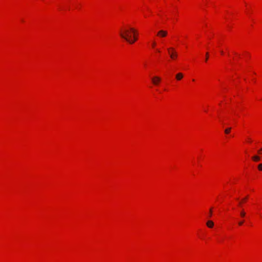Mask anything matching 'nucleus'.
<instances>
[{
	"instance_id": "f257e3e1",
	"label": "nucleus",
	"mask_w": 262,
	"mask_h": 262,
	"mask_svg": "<svg viewBox=\"0 0 262 262\" xmlns=\"http://www.w3.org/2000/svg\"><path fill=\"white\" fill-rule=\"evenodd\" d=\"M130 29L124 30L123 31L121 30L119 34L121 37L125 39L128 43L133 44L136 41V38L135 37L134 39H132V36L130 34Z\"/></svg>"
},
{
	"instance_id": "f03ea898",
	"label": "nucleus",
	"mask_w": 262,
	"mask_h": 262,
	"mask_svg": "<svg viewBox=\"0 0 262 262\" xmlns=\"http://www.w3.org/2000/svg\"><path fill=\"white\" fill-rule=\"evenodd\" d=\"M168 50L171 59H174L177 57V53L174 51L173 48H169Z\"/></svg>"
},
{
	"instance_id": "7ed1b4c3",
	"label": "nucleus",
	"mask_w": 262,
	"mask_h": 262,
	"mask_svg": "<svg viewBox=\"0 0 262 262\" xmlns=\"http://www.w3.org/2000/svg\"><path fill=\"white\" fill-rule=\"evenodd\" d=\"M151 80L153 84L157 85L160 82L161 79L158 76H155L151 79Z\"/></svg>"
},
{
	"instance_id": "20e7f679",
	"label": "nucleus",
	"mask_w": 262,
	"mask_h": 262,
	"mask_svg": "<svg viewBox=\"0 0 262 262\" xmlns=\"http://www.w3.org/2000/svg\"><path fill=\"white\" fill-rule=\"evenodd\" d=\"M167 31L163 30L159 31L157 33L158 36H159L160 37H165L167 35Z\"/></svg>"
},
{
	"instance_id": "39448f33",
	"label": "nucleus",
	"mask_w": 262,
	"mask_h": 262,
	"mask_svg": "<svg viewBox=\"0 0 262 262\" xmlns=\"http://www.w3.org/2000/svg\"><path fill=\"white\" fill-rule=\"evenodd\" d=\"M130 31L132 33H133V39H135V38H136V40H137V37H136V32H137L136 30L134 28H130Z\"/></svg>"
},
{
	"instance_id": "423d86ee",
	"label": "nucleus",
	"mask_w": 262,
	"mask_h": 262,
	"mask_svg": "<svg viewBox=\"0 0 262 262\" xmlns=\"http://www.w3.org/2000/svg\"><path fill=\"white\" fill-rule=\"evenodd\" d=\"M206 225L209 228H212L213 227L214 223L212 221L209 220L207 221Z\"/></svg>"
},
{
	"instance_id": "0eeeda50",
	"label": "nucleus",
	"mask_w": 262,
	"mask_h": 262,
	"mask_svg": "<svg viewBox=\"0 0 262 262\" xmlns=\"http://www.w3.org/2000/svg\"><path fill=\"white\" fill-rule=\"evenodd\" d=\"M183 77V75L181 73H178L176 76V78L178 80H180Z\"/></svg>"
},
{
	"instance_id": "6e6552de",
	"label": "nucleus",
	"mask_w": 262,
	"mask_h": 262,
	"mask_svg": "<svg viewBox=\"0 0 262 262\" xmlns=\"http://www.w3.org/2000/svg\"><path fill=\"white\" fill-rule=\"evenodd\" d=\"M252 160L254 161H258L260 160V157L258 156H254L252 158Z\"/></svg>"
},
{
	"instance_id": "1a4fd4ad",
	"label": "nucleus",
	"mask_w": 262,
	"mask_h": 262,
	"mask_svg": "<svg viewBox=\"0 0 262 262\" xmlns=\"http://www.w3.org/2000/svg\"><path fill=\"white\" fill-rule=\"evenodd\" d=\"M231 127H228L226 129H225V133L226 134H229V133L231 131Z\"/></svg>"
},
{
	"instance_id": "9d476101",
	"label": "nucleus",
	"mask_w": 262,
	"mask_h": 262,
	"mask_svg": "<svg viewBox=\"0 0 262 262\" xmlns=\"http://www.w3.org/2000/svg\"><path fill=\"white\" fill-rule=\"evenodd\" d=\"M245 215H246V213L244 211L242 210L241 212V216L242 217H244L245 216Z\"/></svg>"
},
{
	"instance_id": "9b49d317",
	"label": "nucleus",
	"mask_w": 262,
	"mask_h": 262,
	"mask_svg": "<svg viewBox=\"0 0 262 262\" xmlns=\"http://www.w3.org/2000/svg\"><path fill=\"white\" fill-rule=\"evenodd\" d=\"M212 214V208H211L210 209V210H209V213L208 216H209V217H211Z\"/></svg>"
},
{
	"instance_id": "f8f14e48",
	"label": "nucleus",
	"mask_w": 262,
	"mask_h": 262,
	"mask_svg": "<svg viewBox=\"0 0 262 262\" xmlns=\"http://www.w3.org/2000/svg\"><path fill=\"white\" fill-rule=\"evenodd\" d=\"M258 168L259 170H262V164H260L258 165Z\"/></svg>"
},
{
	"instance_id": "ddd939ff",
	"label": "nucleus",
	"mask_w": 262,
	"mask_h": 262,
	"mask_svg": "<svg viewBox=\"0 0 262 262\" xmlns=\"http://www.w3.org/2000/svg\"><path fill=\"white\" fill-rule=\"evenodd\" d=\"M208 57H209V54L208 52L206 53V59H205V61H207L208 59Z\"/></svg>"
},
{
	"instance_id": "4468645a",
	"label": "nucleus",
	"mask_w": 262,
	"mask_h": 262,
	"mask_svg": "<svg viewBox=\"0 0 262 262\" xmlns=\"http://www.w3.org/2000/svg\"><path fill=\"white\" fill-rule=\"evenodd\" d=\"M243 223H244V221H241V222H239L238 223V225H240V226H241V225H242L243 224Z\"/></svg>"
},
{
	"instance_id": "2eb2a0df",
	"label": "nucleus",
	"mask_w": 262,
	"mask_h": 262,
	"mask_svg": "<svg viewBox=\"0 0 262 262\" xmlns=\"http://www.w3.org/2000/svg\"><path fill=\"white\" fill-rule=\"evenodd\" d=\"M247 198H248V197H247H247H246V198H245L243 200V201H246V200L247 199Z\"/></svg>"
},
{
	"instance_id": "dca6fc26",
	"label": "nucleus",
	"mask_w": 262,
	"mask_h": 262,
	"mask_svg": "<svg viewBox=\"0 0 262 262\" xmlns=\"http://www.w3.org/2000/svg\"><path fill=\"white\" fill-rule=\"evenodd\" d=\"M155 45H156V43H155V42H153V43H152V47H154L155 46Z\"/></svg>"
},
{
	"instance_id": "f3484780",
	"label": "nucleus",
	"mask_w": 262,
	"mask_h": 262,
	"mask_svg": "<svg viewBox=\"0 0 262 262\" xmlns=\"http://www.w3.org/2000/svg\"><path fill=\"white\" fill-rule=\"evenodd\" d=\"M261 151H262V148L260 149L258 151V153H260Z\"/></svg>"
},
{
	"instance_id": "a211bd4d",
	"label": "nucleus",
	"mask_w": 262,
	"mask_h": 262,
	"mask_svg": "<svg viewBox=\"0 0 262 262\" xmlns=\"http://www.w3.org/2000/svg\"><path fill=\"white\" fill-rule=\"evenodd\" d=\"M221 53L222 54H223V51H221Z\"/></svg>"
},
{
	"instance_id": "6ab92c4d",
	"label": "nucleus",
	"mask_w": 262,
	"mask_h": 262,
	"mask_svg": "<svg viewBox=\"0 0 262 262\" xmlns=\"http://www.w3.org/2000/svg\"><path fill=\"white\" fill-rule=\"evenodd\" d=\"M239 205H241V202H239Z\"/></svg>"
}]
</instances>
